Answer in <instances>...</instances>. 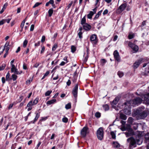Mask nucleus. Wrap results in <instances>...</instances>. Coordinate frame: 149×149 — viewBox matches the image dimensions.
Segmentation results:
<instances>
[{
  "label": "nucleus",
  "mask_w": 149,
  "mask_h": 149,
  "mask_svg": "<svg viewBox=\"0 0 149 149\" xmlns=\"http://www.w3.org/2000/svg\"><path fill=\"white\" fill-rule=\"evenodd\" d=\"M133 115H134L135 116L137 115V117H139V119H141L145 118L147 115L146 111H143L140 113L139 110H136L134 112Z\"/></svg>",
  "instance_id": "1"
},
{
  "label": "nucleus",
  "mask_w": 149,
  "mask_h": 149,
  "mask_svg": "<svg viewBox=\"0 0 149 149\" xmlns=\"http://www.w3.org/2000/svg\"><path fill=\"white\" fill-rule=\"evenodd\" d=\"M103 129L102 127H100L99 128L97 131V136L98 139L100 140H102L103 138Z\"/></svg>",
  "instance_id": "2"
},
{
  "label": "nucleus",
  "mask_w": 149,
  "mask_h": 149,
  "mask_svg": "<svg viewBox=\"0 0 149 149\" xmlns=\"http://www.w3.org/2000/svg\"><path fill=\"white\" fill-rule=\"evenodd\" d=\"M88 128L87 126L84 127L81 130L80 132L81 135L84 137L86 136V135L88 133Z\"/></svg>",
  "instance_id": "3"
},
{
  "label": "nucleus",
  "mask_w": 149,
  "mask_h": 149,
  "mask_svg": "<svg viewBox=\"0 0 149 149\" xmlns=\"http://www.w3.org/2000/svg\"><path fill=\"white\" fill-rule=\"evenodd\" d=\"M128 46L131 47L134 51V53H136L139 50L138 46L134 44L132 42H129L128 44Z\"/></svg>",
  "instance_id": "4"
},
{
  "label": "nucleus",
  "mask_w": 149,
  "mask_h": 149,
  "mask_svg": "<svg viewBox=\"0 0 149 149\" xmlns=\"http://www.w3.org/2000/svg\"><path fill=\"white\" fill-rule=\"evenodd\" d=\"M90 40L93 44H96L98 41L97 37L96 34H93L90 37Z\"/></svg>",
  "instance_id": "5"
},
{
  "label": "nucleus",
  "mask_w": 149,
  "mask_h": 149,
  "mask_svg": "<svg viewBox=\"0 0 149 149\" xmlns=\"http://www.w3.org/2000/svg\"><path fill=\"white\" fill-rule=\"evenodd\" d=\"M127 141L130 143V147L134 146L136 143V140L133 137H131L128 138L127 140Z\"/></svg>",
  "instance_id": "6"
},
{
  "label": "nucleus",
  "mask_w": 149,
  "mask_h": 149,
  "mask_svg": "<svg viewBox=\"0 0 149 149\" xmlns=\"http://www.w3.org/2000/svg\"><path fill=\"white\" fill-rule=\"evenodd\" d=\"M127 7L126 3H124L122 4L118 8V12L120 13L123 11Z\"/></svg>",
  "instance_id": "7"
},
{
  "label": "nucleus",
  "mask_w": 149,
  "mask_h": 149,
  "mask_svg": "<svg viewBox=\"0 0 149 149\" xmlns=\"http://www.w3.org/2000/svg\"><path fill=\"white\" fill-rule=\"evenodd\" d=\"M11 72H14L17 74H21L22 72V71L19 72L17 69L15 67V65H12L11 69Z\"/></svg>",
  "instance_id": "8"
},
{
  "label": "nucleus",
  "mask_w": 149,
  "mask_h": 149,
  "mask_svg": "<svg viewBox=\"0 0 149 149\" xmlns=\"http://www.w3.org/2000/svg\"><path fill=\"white\" fill-rule=\"evenodd\" d=\"M78 89V85L76 84L72 91V94L75 98H76L77 96Z\"/></svg>",
  "instance_id": "9"
},
{
  "label": "nucleus",
  "mask_w": 149,
  "mask_h": 149,
  "mask_svg": "<svg viewBox=\"0 0 149 149\" xmlns=\"http://www.w3.org/2000/svg\"><path fill=\"white\" fill-rule=\"evenodd\" d=\"M133 104H140L142 101L141 98L139 97H136L133 100Z\"/></svg>",
  "instance_id": "10"
},
{
  "label": "nucleus",
  "mask_w": 149,
  "mask_h": 149,
  "mask_svg": "<svg viewBox=\"0 0 149 149\" xmlns=\"http://www.w3.org/2000/svg\"><path fill=\"white\" fill-rule=\"evenodd\" d=\"M113 54L115 59L118 62L120 61V56L119 55V53L117 50H115L114 51Z\"/></svg>",
  "instance_id": "11"
},
{
  "label": "nucleus",
  "mask_w": 149,
  "mask_h": 149,
  "mask_svg": "<svg viewBox=\"0 0 149 149\" xmlns=\"http://www.w3.org/2000/svg\"><path fill=\"white\" fill-rule=\"evenodd\" d=\"M141 62V60H139L136 61L133 64V67L134 68V69L137 68Z\"/></svg>",
  "instance_id": "12"
},
{
  "label": "nucleus",
  "mask_w": 149,
  "mask_h": 149,
  "mask_svg": "<svg viewBox=\"0 0 149 149\" xmlns=\"http://www.w3.org/2000/svg\"><path fill=\"white\" fill-rule=\"evenodd\" d=\"M83 29L86 31H89L91 28V26L88 24L86 23L82 25Z\"/></svg>",
  "instance_id": "13"
},
{
  "label": "nucleus",
  "mask_w": 149,
  "mask_h": 149,
  "mask_svg": "<svg viewBox=\"0 0 149 149\" xmlns=\"http://www.w3.org/2000/svg\"><path fill=\"white\" fill-rule=\"evenodd\" d=\"M9 43L8 42H7L3 48H5V49L6 52H8V50L9 49V47H8L9 46Z\"/></svg>",
  "instance_id": "14"
},
{
  "label": "nucleus",
  "mask_w": 149,
  "mask_h": 149,
  "mask_svg": "<svg viewBox=\"0 0 149 149\" xmlns=\"http://www.w3.org/2000/svg\"><path fill=\"white\" fill-rule=\"evenodd\" d=\"M88 54H89V49H87V50H86V55H85V54H84V56H85L84 61V62H86L88 59Z\"/></svg>",
  "instance_id": "15"
},
{
  "label": "nucleus",
  "mask_w": 149,
  "mask_h": 149,
  "mask_svg": "<svg viewBox=\"0 0 149 149\" xmlns=\"http://www.w3.org/2000/svg\"><path fill=\"white\" fill-rule=\"evenodd\" d=\"M40 117V113H37L36 114V116L34 118V119L33 121H31V123H35L37 121L38 118Z\"/></svg>",
  "instance_id": "16"
},
{
  "label": "nucleus",
  "mask_w": 149,
  "mask_h": 149,
  "mask_svg": "<svg viewBox=\"0 0 149 149\" xmlns=\"http://www.w3.org/2000/svg\"><path fill=\"white\" fill-rule=\"evenodd\" d=\"M56 102V100L55 99H52L51 100L48 101L47 102V104L50 105L53 104Z\"/></svg>",
  "instance_id": "17"
},
{
  "label": "nucleus",
  "mask_w": 149,
  "mask_h": 149,
  "mask_svg": "<svg viewBox=\"0 0 149 149\" xmlns=\"http://www.w3.org/2000/svg\"><path fill=\"white\" fill-rule=\"evenodd\" d=\"M94 12L91 11L90 13L87 15V17L89 19H91L92 18V16L94 15Z\"/></svg>",
  "instance_id": "18"
},
{
  "label": "nucleus",
  "mask_w": 149,
  "mask_h": 149,
  "mask_svg": "<svg viewBox=\"0 0 149 149\" xmlns=\"http://www.w3.org/2000/svg\"><path fill=\"white\" fill-rule=\"evenodd\" d=\"M119 100V98L118 97H116L115 99L113 101V104L114 105H116L118 103Z\"/></svg>",
  "instance_id": "19"
},
{
  "label": "nucleus",
  "mask_w": 149,
  "mask_h": 149,
  "mask_svg": "<svg viewBox=\"0 0 149 149\" xmlns=\"http://www.w3.org/2000/svg\"><path fill=\"white\" fill-rule=\"evenodd\" d=\"M8 6V3H5L4 5L3 8L0 11V13L2 14L4 11V10L6 9V7Z\"/></svg>",
  "instance_id": "20"
},
{
  "label": "nucleus",
  "mask_w": 149,
  "mask_h": 149,
  "mask_svg": "<svg viewBox=\"0 0 149 149\" xmlns=\"http://www.w3.org/2000/svg\"><path fill=\"white\" fill-rule=\"evenodd\" d=\"M86 17L85 16H84L81 19V24L82 25H83L85 24H86Z\"/></svg>",
  "instance_id": "21"
},
{
  "label": "nucleus",
  "mask_w": 149,
  "mask_h": 149,
  "mask_svg": "<svg viewBox=\"0 0 149 149\" xmlns=\"http://www.w3.org/2000/svg\"><path fill=\"white\" fill-rule=\"evenodd\" d=\"M53 10L52 8L49 9L48 11V13L49 14V17L52 16V14L53 13Z\"/></svg>",
  "instance_id": "22"
},
{
  "label": "nucleus",
  "mask_w": 149,
  "mask_h": 149,
  "mask_svg": "<svg viewBox=\"0 0 149 149\" xmlns=\"http://www.w3.org/2000/svg\"><path fill=\"white\" fill-rule=\"evenodd\" d=\"M120 117L121 119L123 120H125L127 119V117L126 116L123 114H120Z\"/></svg>",
  "instance_id": "23"
},
{
  "label": "nucleus",
  "mask_w": 149,
  "mask_h": 149,
  "mask_svg": "<svg viewBox=\"0 0 149 149\" xmlns=\"http://www.w3.org/2000/svg\"><path fill=\"white\" fill-rule=\"evenodd\" d=\"M39 98L38 97H36L34 100L33 103V105H34L37 104L38 102Z\"/></svg>",
  "instance_id": "24"
},
{
  "label": "nucleus",
  "mask_w": 149,
  "mask_h": 149,
  "mask_svg": "<svg viewBox=\"0 0 149 149\" xmlns=\"http://www.w3.org/2000/svg\"><path fill=\"white\" fill-rule=\"evenodd\" d=\"M113 144L114 145V147L115 148H118L120 146L119 144L117 142H113Z\"/></svg>",
  "instance_id": "25"
},
{
  "label": "nucleus",
  "mask_w": 149,
  "mask_h": 149,
  "mask_svg": "<svg viewBox=\"0 0 149 149\" xmlns=\"http://www.w3.org/2000/svg\"><path fill=\"white\" fill-rule=\"evenodd\" d=\"M6 66V64L5 63L2 64L1 66H0V71L3 70Z\"/></svg>",
  "instance_id": "26"
},
{
  "label": "nucleus",
  "mask_w": 149,
  "mask_h": 149,
  "mask_svg": "<svg viewBox=\"0 0 149 149\" xmlns=\"http://www.w3.org/2000/svg\"><path fill=\"white\" fill-rule=\"evenodd\" d=\"M76 50V47L74 45H72L71 47V51L72 53H74Z\"/></svg>",
  "instance_id": "27"
},
{
  "label": "nucleus",
  "mask_w": 149,
  "mask_h": 149,
  "mask_svg": "<svg viewBox=\"0 0 149 149\" xmlns=\"http://www.w3.org/2000/svg\"><path fill=\"white\" fill-rule=\"evenodd\" d=\"M111 135L112 136V137L113 139H115L116 138V136L115 133L113 131H112L111 132Z\"/></svg>",
  "instance_id": "28"
},
{
  "label": "nucleus",
  "mask_w": 149,
  "mask_h": 149,
  "mask_svg": "<svg viewBox=\"0 0 149 149\" xmlns=\"http://www.w3.org/2000/svg\"><path fill=\"white\" fill-rule=\"evenodd\" d=\"M58 45L57 44L55 43L52 47V50L53 51H54L57 48Z\"/></svg>",
  "instance_id": "29"
},
{
  "label": "nucleus",
  "mask_w": 149,
  "mask_h": 149,
  "mask_svg": "<svg viewBox=\"0 0 149 149\" xmlns=\"http://www.w3.org/2000/svg\"><path fill=\"white\" fill-rule=\"evenodd\" d=\"M103 108L104 110H108L109 109V107L107 104H106L103 106Z\"/></svg>",
  "instance_id": "30"
},
{
  "label": "nucleus",
  "mask_w": 149,
  "mask_h": 149,
  "mask_svg": "<svg viewBox=\"0 0 149 149\" xmlns=\"http://www.w3.org/2000/svg\"><path fill=\"white\" fill-rule=\"evenodd\" d=\"M71 108V104L70 103H68L65 105V108L66 109H68Z\"/></svg>",
  "instance_id": "31"
},
{
  "label": "nucleus",
  "mask_w": 149,
  "mask_h": 149,
  "mask_svg": "<svg viewBox=\"0 0 149 149\" xmlns=\"http://www.w3.org/2000/svg\"><path fill=\"white\" fill-rule=\"evenodd\" d=\"M52 91L51 90L47 91L45 93V96H49L50 94L52 93Z\"/></svg>",
  "instance_id": "32"
},
{
  "label": "nucleus",
  "mask_w": 149,
  "mask_h": 149,
  "mask_svg": "<svg viewBox=\"0 0 149 149\" xmlns=\"http://www.w3.org/2000/svg\"><path fill=\"white\" fill-rule=\"evenodd\" d=\"M125 113L127 115H130L131 113V111L130 110L126 109H125L124 110Z\"/></svg>",
  "instance_id": "33"
},
{
  "label": "nucleus",
  "mask_w": 149,
  "mask_h": 149,
  "mask_svg": "<svg viewBox=\"0 0 149 149\" xmlns=\"http://www.w3.org/2000/svg\"><path fill=\"white\" fill-rule=\"evenodd\" d=\"M133 119L132 117H130L129 118L128 120V123L132 124L133 123Z\"/></svg>",
  "instance_id": "34"
},
{
  "label": "nucleus",
  "mask_w": 149,
  "mask_h": 149,
  "mask_svg": "<svg viewBox=\"0 0 149 149\" xmlns=\"http://www.w3.org/2000/svg\"><path fill=\"white\" fill-rule=\"evenodd\" d=\"M49 71H47L44 74L43 77L41 79L42 80L44 79L47 76L49 75Z\"/></svg>",
  "instance_id": "35"
},
{
  "label": "nucleus",
  "mask_w": 149,
  "mask_h": 149,
  "mask_svg": "<svg viewBox=\"0 0 149 149\" xmlns=\"http://www.w3.org/2000/svg\"><path fill=\"white\" fill-rule=\"evenodd\" d=\"M28 40L26 39H25L23 43V47H25L28 43Z\"/></svg>",
  "instance_id": "36"
},
{
  "label": "nucleus",
  "mask_w": 149,
  "mask_h": 149,
  "mask_svg": "<svg viewBox=\"0 0 149 149\" xmlns=\"http://www.w3.org/2000/svg\"><path fill=\"white\" fill-rule=\"evenodd\" d=\"M17 76L15 74H13L12 75V77L13 81L15 80L17 78Z\"/></svg>",
  "instance_id": "37"
},
{
  "label": "nucleus",
  "mask_w": 149,
  "mask_h": 149,
  "mask_svg": "<svg viewBox=\"0 0 149 149\" xmlns=\"http://www.w3.org/2000/svg\"><path fill=\"white\" fill-rule=\"evenodd\" d=\"M33 103H32V101H30L27 104L26 107H31L32 106H33Z\"/></svg>",
  "instance_id": "38"
},
{
  "label": "nucleus",
  "mask_w": 149,
  "mask_h": 149,
  "mask_svg": "<svg viewBox=\"0 0 149 149\" xmlns=\"http://www.w3.org/2000/svg\"><path fill=\"white\" fill-rule=\"evenodd\" d=\"M145 138L146 140H149V133H148L145 135Z\"/></svg>",
  "instance_id": "39"
},
{
  "label": "nucleus",
  "mask_w": 149,
  "mask_h": 149,
  "mask_svg": "<svg viewBox=\"0 0 149 149\" xmlns=\"http://www.w3.org/2000/svg\"><path fill=\"white\" fill-rule=\"evenodd\" d=\"M118 74L120 77H121L123 75V73L122 72L118 71Z\"/></svg>",
  "instance_id": "40"
},
{
  "label": "nucleus",
  "mask_w": 149,
  "mask_h": 149,
  "mask_svg": "<svg viewBox=\"0 0 149 149\" xmlns=\"http://www.w3.org/2000/svg\"><path fill=\"white\" fill-rule=\"evenodd\" d=\"M62 120L63 122L66 123L68 122V119L66 117H64L62 118Z\"/></svg>",
  "instance_id": "41"
},
{
  "label": "nucleus",
  "mask_w": 149,
  "mask_h": 149,
  "mask_svg": "<svg viewBox=\"0 0 149 149\" xmlns=\"http://www.w3.org/2000/svg\"><path fill=\"white\" fill-rule=\"evenodd\" d=\"M10 76V74L9 72H8L6 76V81H8L9 79Z\"/></svg>",
  "instance_id": "42"
},
{
  "label": "nucleus",
  "mask_w": 149,
  "mask_h": 149,
  "mask_svg": "<svg viewBox=\"0 0 149 149\" xmlns=\"http://www.w3.org/2000/svg\"><path fill=\"white\" fill-rule=\"evenodd\" d=\"M95 116L97 118H100L101 116V114L99 112H97L95 114Z\"/></svg>",
  "instance_id": "43"
},
{
  "label": "nucleus",
  "mask_w": 149,
  "mask_h": 149,
  "mask_svg": "<svg viewBox=\"0 0 149 149\" xmlns=\"http://www.w3.org/2000/svg\"><path fill=\"white\" fill-rule=\"evenodd\" d=\"M78 36H79V38L81 39L82 38V33L81 31H80L78 33Z\"/></svg>",
  "instance_id": "44"
},
{
  "label": "nucleus",
  "mask_w": 149,
  "mask_h": 149,
  "mask_svg": "<svg viewBox=\"0 0 149 149\" xmlns=\"http://www.w3.org/2000/svg\"><path fill=\"white\" fill-rule=\"evenodd\" d=\"M41 4H42L41 3H39L38 2H37L33 6V8H35L36 7L40 5Z\"/></svg>",
  "instance_id": "45"
},
{
  "label": "nucleus",
  "mask_w": 149,
  "mask_h": 149,
  "mask_svg": "<svg viewBox=\"0 0 149 149\" xmlns=\"http://www.w3.org/2000/svg\"><path fill=\"white\" fill-rule=\"evenodd\" d=\"M11 18H8V19H3V20H4V22H5V23L6 22L8 23H9L10 20H11Z\"/></svg>",
  "instance_id": "46"
},
{
  "label": "nucleus",
  "mask_w": 149,
  "mask_h": 149,
  "mask_svg": "<svg viewBox=\"0 0 149 149\" xmlns=\"http://www.w3.org/2000/svg\"><path fill=\"white\" fill-rule=\"evenodd\" d=\"M146 96H147V97L146 98V97H145V98L147 102L149 103V93L147 94Z\"/></svg>",
  "instance_id": "47"
},
{
  "label": "nucleus",
  "mask_w": 149,
  "mask_h": 149,
  "mask_svg": "<svg viewBox=\"0 0 149 149\" xmlns=\"http://www.w3.org/2000/svg\"><path fill=\"white\" fill-rule=\"evenodd\" d=\"M45 37L44 36H42V39L41 40V42H43L45 40Z\"/></svg>",
  "instance_id": "48"
},
{
  "label": "nucleus",
  "mask_w": 149,
  "mask_h": 149,
  "mask_svg": "<svg viewBox=\"0 0 149 149\" xmlns=\"http://www.w3.org/2000/svg\"><path fill=\"white\" fill-rule=\"evenodd\" d=\"M134 37V36L132 34H130L128 35V37L129 39H132Z\"/></svg>",
  "instance_id": "49"
},
{
  "label": "nucleus",
  "mask_w": 149,
  "mask_h": 149,
  "mask_svg": "<svg viewBox=\"0 0 149 149\" xmlns=\"http://www.w3.org/2000/svg\"><path fill=\"white\" fill-rule=\"evenodd\" d=\"M34 27V24H32L31 25L30 29V31H32L33 30Z\"/></svg>",
  "instance_id": "50"
},
{
  "label": "nucleus",
  "mask_w": 149,
  "mask_h": 149,
  "mask_svg": "<svg viewBox=\"0 0 149 149\" xmlns=\"http://www.w3.org/2000/svg\"><path fill=\"white\" fill-rule=\"evenodd\" d=\"M146 21H143L142 23L141 24V27H143L146 25Z\"/></svg>",
  "instance_id": "51"
},
{
  "label": "nucleus",
  "mask_w": 149,
  "mask_h": 149,
  "mask_svg": "<svg viewBox=\"0 0 149 149\" xmlns=\"http://www.w3.org/2000/svg\"><path fill=\"white\" fill-rule=\"evenodd\" d=\"M72 3H73V1H71L70 2V3L68 4V5L67 6V7L68 8H67L68 9H69L70 7L71 6V5L72 4Z\"/></svg>",
  "instance_id": "52"
},
{
  "label": "nucleus",
  "mask_w": 149,
  "mask_h": 149,
  "mask_svg": "<svg viewBox=\"0 0 149 149\" xmlns=\"http://www.w3.org/2000/svg\"><path fill=\"white\" fill-rule=\"evenodd\" d=\"M99 6V4L98 5V6H95V8L94 9H93V10L94 12V14L95 13H96V10H97V8Z\"/></svg>",
  "instance_id": "53"
},
{
  "label": "nucleus",
  "mask_w": 149,
  "mask_h": 149,
  "mask_svg": "<svg viewBox=\"0 0 149 149\" xmlns=\"http://www.w3.org/2000/svg\"><path fill=\"white\" fill-rule=\"evenodd\" d=\"M2 49V51L0 52V54H2L5 50V48H3V47H0V50Z\"/></svg>",
  "instance_id": "54"
},
{
  "label": "nucleus",
  "mask_w": 149,
  "mask_h": 149,
  "mask_svg": "<svg viewBox=\"0 0 149 149\" xmlns=\"http://www.w3.org/2000/svg\"><path fill=\"white\" fill-rule=\"evenodd\" d=\"M108 10L107 9H105L103 12V15H106V14H107L108 13Z\"/></svg>",
  "instance_id": "55"
},
{
  "label": "nucleus",
  "mask_w": 149,
  "mask_h": 149,
  "mask_svg": "<svg viewBox=\"0 0 149 149\" xmlns=\"http://www.w3.org/2000/svg\"><path fill=\"white\" fill-rule=\"evenodd\" d=\"M106 61L104 59H101V63L103 64H104L106 62Z\"/></svg>",
  "instance_id": "56"
},
{
  "label": "nucleus",
  "mask_w": 149,
  "mask_h": 149,
  "mask_svg": "<svg viewBox=\"0 0 149 149\" xmlns=\"http://www.w3.org/2000/svg\"><path fill=\"white\" fill-rule=\"evenodd\" d=\"M71 84V82L70 80V79H68L66 83L67 85L68 86H69Z\"/></svg>",
  "instance_id": "57"
},
{
  "label": "nucleus",
  "mask_w": 149,
  "mask_h": 149,
  "mask_svg": "<svg viewBox=\"0 0 149 149\" xmlns=\"http://www.w3.org/2000/svg\"><path fill=\"white\" fill-rule=\"evenodd\" d=\"M45 49V47L44 46H43L42 47V49L41 51V53H42L44 51Z\"/></svg>",
  "instance_id": "58"
},
{
  "label": "nucleus",
  "mask_w": 149,
  "mask_h": 149,
  "mask_svg": "<svg viewBox=\"0 0 149 149\" xmlns=\"http://www.w3.org/2000/svg\"><path fill=\"white\" fill-rule=\"evenodd\" d=\"M118 37V36L117 35H116V36H114V37L113 39V41H116L117 40Z\"/></svg>",
  "instance_id": "59"
},
{
  "label": "nucleus",
  "mask_w": 149,
  "mask_h": 149,
  "mask_svg": "<svg viewBox=\"0 0 149 149\" xmlns=\"http://www.w3.org/2000/svg\"><path fill=\"white\" fill-rule=\"evenodd\" d=\"M1 81L3 84H4L5 82V79L4 77H2L1 78Z\"/></svg>",
  "instance_id": "60"
},
{
  "label": "nucleus",
  "mask_w": 149,
  "mask_h": 149,
  "mask_svg": "<svg viewBox=\"0 0 149 149\" xmlns=\"http://www.w3.org/2000/svg\"><path fill=\"white\" fill-rule=\"evenodd\" d=\"M100 16L99 15H97V14L95 17H94V20H95V19H98L99 17Z\"/></svg>",
  "instance_id": "61"
},
{
  "label": "nucleus",
  "mask_w": 149,
  "mask_h": 149,
  "mask_svg": "<svg viewBox=\"0 0 149 149\" xmlns=\"http://www.w3.org/2000/svg\"><path fill=\"white\" fill-rule=\"evenodd\" d=\"M5 23L4 20L3 19L0 21V25H2Z\"/></svg>",
  "instance_id": "62"
},
{
  "label": "nucleus",
  "mask_w": 149,
  "mask_h": 149,
  "mask_svg": "<svg viewBox=\"0 0 149 149\" xmlns=\"http://www.w3.org/2000/svg\"><path fill=\"white\" fill-rule=\"evenodd\" d=\"M40 41H38L37 43H36L35 44V46H39L40 45Z\"/></svg>",
  "instance_id": "63"
},
{
  "label": "nucleus",
  "mask_w": 149,
  "mask_h": 149,
  "mask_svg": "<svg viewBox=\"0 0 149 149\" xmlns=\"http://www.w3.org/2000/svg\"><path fill=\"white\" fill-rule=\"evenodd\" d=\"M23 69L24 70L27 69V67L25 63H24L23 65Z\"/></svg>",
  "instance_id": "64"
}]
</instances>
